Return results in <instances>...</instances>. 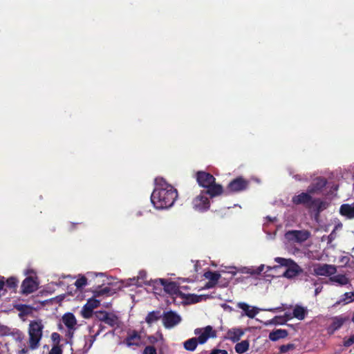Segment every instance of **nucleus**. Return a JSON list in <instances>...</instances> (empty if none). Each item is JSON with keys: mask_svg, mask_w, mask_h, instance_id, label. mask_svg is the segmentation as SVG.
<instances>
[{"mask_svg": "<svg viewBox=\"0 0 354 354\" xmlns=\"http://www.w3.org/2000/svg\"><path fill=\"white\" fill-rule=\"evenodd\" d=\"M263 269H264V265H261L260 266H259L257 268H254L253 267H250V268L243 267L240 269V272L241 273H244V274H250V275H258L261 273V272L263 270Z\"/></svg>", "mask_w": 354, "mask_h": 354, "instance_id": "obj_27", "label": "nucleus"}, {"mask_svg": "<svg viewBox=\"0 0 354 354\" xmlns=\"http://www.w3.org/2000/svg\"><path fill=\"white\" fill-rule=\"evenodd\" d=\"M82 316L85 319L93 318L95 320V312L93 309L88 306L87 304H85L82 310L81 311Z\"/></svg>", "mask_w": 354, "mask_h": 354, "instance_id": "obj_34", "label": "nucleus"}, {"mask_svg": "<svg viewBox=\"0 0 354 354\" xmlns=\"http://www.w3.org/2000/svg\"><path fill=\"white\" fill-rule=\"evenodd\" d=\"M285 236L289 241L302 243L310 237V234L307 230H290L287 232Z\"/></svg>", "mask_w": 354, "mask_h": 354, "instance_id": "obj_10", "label": "nucleus"}, {"mask_svg": "<svg viewBox=\"0 0 354 354\" xmlns=\"http://www.w3.org/2000/svg\"><path fill=\"white\" fill-rule=\"evenodd\" d=\"M99 327H100V330L97 332V335H98L104 328V327L102 326V324H100Z\"/></svg>", "mask_w": 354, "mask_h": 354, "instance_id": "obj_51", "label": "nucleus"}, {"mask_svg": "<svg viewBox=\"0 0 354 354\" xmlns=\"http://www.w3.org/2000/svg\"><path fill=\"white\" fill-rule=\"evenodd\" d=\"M95 321L103 322L110 327H118L120 324L118 317L113 313L105 310L95 311Z\"/></svg>", "mask_w": 354, "mask_h": 354, "instance_id": "obj_5", "label": "nucleus"}, {"mask_svg": "<svg viewBox=\"0 0 354 354\" xmlns=\"http://www.w3.org/2000/svg\"><path fill=\"white\" fill-rule=\"evenodd\" d=\"M206 190H202L206 195H209L211 198H214L218 196L221 195L222 194H225V190L221 185L216 184V181L211 184L209 187L206 188Z\"/></svg>", "mask_w": 354, "mask_h": 354, "instance_id": "obj_15", "label": "nucleus"}, {"mask_svg": "<svg viewBox=\"0 0 354 354\" xmlns=\"http://www.w3.org/2000/svg\"><path fill=\"white\" fill-rule=\"evenodd\" d=\"M204 277L210 281V283H217L221 278V274L218 272L207 271L205 272Z\"/></svg>", "mask_w": 354, "mask_h": 354, "instance_id": "obj_33", "label": "nucleus"}, {"mask_svg": "<svg viewBox=\"0 0 354 354\" xmlns=\"http://www.w3.org/2000/svg\"><path fill=\"white\" fill-rule=\"evenodd\" d=\"M157 281L163 286V288L167 293L172 296L180 297L181 298L185 297V294L183 293L180 290L179 287L176 282L169 281L165 279H159Z\"/></svg>", "mask_w": 354, "mask_h": 354, "instance_id": "obj_8", "label": "nucleus"}, {"mask_svg": "<svg viewBox=\"0 0 354 354\" xmlns=\"http://www.w3.org/2000/svg\"><path fill=\"white\" fill-rule=\"evenodd\" d=\"M140 335L136 330H132L125 338V343L128 346H138L140 342Z\"/></svg>", "mask_w": 354, "mask_h": 354, "instance_id": "obj_17", "label": "nucleus"}, {"mask_svg": "<svg viewBox=\"0 0 354 354\" xmlns=\"http://www.w3.org/2000/svg\"><path fill=\"white\" fill-rule=\"evenodd\" d=\"M87 284V278L82 275L81 277L77 279L75 282V286L78 290H80Z\"/></svg>", "mask_w": 354, "mask_h": 354, "instance_id": "obj_37", "label": "nucleus"}, {"mask_svg": "<svg viewBox=\"0 0 354 354\" xmlns=\"http://www.w3.org/2000/svg\"><path fill=\"white\" fill-rule=\"evenodd\" d=\"M285 316L287 317V319H290L292 318L290 314L286 313Z\"/></svg>", "mask_w": 354, "mask_h": 354, "instance_id": "obj_52", "label": "nucleus"}, {"mask_svg": "<svg viewBox=\"0 0 354 354\" xmlns=\"http://www.w3.org/2000/svg\"><path fill=\"white\" fill-rule=\"evenodd\" d=\"M215 285H216V283H210V281H209L206 283L205 287H206L207 288H211L214 287V286H215Z\"/></svg>", "mask_w": 354, "mask_h": 354, "instance_id": "obj_46", "label": "nucleus"}, {"mask_svg": "<svg viewBox=\"0 0 354 354\" xmlns=\"http://www.w3.org/2000/svg\"><path fill=\"white\" fill-rule=\"evenodd\" d=\"M162 317L160 311L153 310L148 313L145 318V322L151 325L155 322H157Z\"/></svg>", "mask_w": 354, "mask_h": 354, "instance_id": "obj_28", "label": "nucleus"}, {"mask_svg": "<svg viewBox=\"0 0 354 354\" xmlns=\"http://www.w3.org/2000/svg\"><path fill=\"white\" fill-rule=\"evenodd\" d=\"M52 337H53V339H55V338H57V337H59V335L58 333H53L52 334Z\"/></svg>", "mask_w": 354, "mask_h": 354, "instance_id": "obj_50", "label": "nucleus"}, {"mask_svg": "<svg viewBox=\"0 0 354 354\" xmlns=\"http://www.w3.org/2000/svg\"><path fill=\"white\" fill-rule=\"evenodd\" d=\"M340 214L348 218H354V205L343 204L340 207Z\"/></svg>", "mask_w": 354, "mask_h": 354, "instance_id": "obj_24", "label": "nucleus"}, {"mask_svg": "<svg viewBox=\"0 0 354 354\" xmlns=\"http://www.w3.org/2000/svg\"><path fill=\"white\" fill-rule=\"evenodd\" d=\"M30 310V308L28 306H24L23 308V312L24 313H28Z\"/></svg>", "mask_w": 354, "mask_h": 354, "instance_id": "obj_47", "label": "nucleus"}, {"mask_svg": "<svg viewBox=\"0 0 354 354\" xmlns=\"http://www.w3.org/2000/svg\"><path fill=\"white\" fill-rule=\"evenodd\" d=\"M332 234H333V232H332V233L328 236L329 241H332V239H333Z\"/></svg>", "mask_w": 354, "mask_h": 354, "instance_id": "obj_53", "label": "nucleus"}, {"mask_svg": "<svg viewBox=\"0 0 354 354\" xmlns=\"http://www.w3.org/2000/svg\"><path fill=\"white\" fill-rule=\"evenodd\" d=\"M193 208L198 212H205L209 209L210 202L207 195L201 191L192 201Z\"/></svg>", "mask_w": 354, "mask_h": 354, "instance_id": "obj_7", "label": "nucleus"}, {"mask_svg": "<svg viewBox=\"0 0 354 354\" xmlns=\"http://www.w3.org/2000/svg\"><path fill=\"white\" fill-rule=\"evenodd\" d=\"M243 335V332L239 328H232L227 333V338L233 342H238Z\"/></svg>", "mask_w": 354, "mask_h": 354, "instance_id": "obj_25", "label": "nucleus"}, {"mask_svg": "<svg viewBox=\"0 0 354 354\" xmlns=\"http://www.w3.org/2000/svg\"><path fill=\"white\" fill-rule=\"evenodd\" d=\"M331 282L337 283L340 286H344L350 283L349 279L345 274L333 275L329 278Z\"/></svg>", "mask_w": 354, "mask_h": 354, "instance_id": "obj_26", "label": "nucleus"}, {"mask_svg": "<svg viewBox=\"0 0 354 354\" xmlns=\"http://www.w3.org/2000/svg\"><path fill=\"white\" fill-rule=\"evenodd\" d=\"M87 274H88V276H96V277H97V276H100V277L104 276V274L103 273H97V274H95H95L88 273Z\"/></svg>", "mask_w": 354, "mask_h": 354, "instance_id": "obj_48", "label": "nucleus"}, {"mask_svg": "<svg viewBox=\"0 0 354 354\" xmlns=\"http://www.w3.org/2000/svg\"><path fill=\"white\" fill-rule=\"evenodd\" d=\"M181 321L180 317L173 311H169L162 317L163 325L167 328H171L177 325Z\"/></svg>", "mask_w": 354, "mask_h": 354, "instance_id": "obj_13", "label": "nucleus"}, {"mask_svg": "<svg viewBox=\"0 0 354 354\" xmlns=\"http://www.w3.org/2000/svg\"><path fill=\"white\" fill-rule=\"evenodd\" d=\"M250 181L242 176H239L232 180L225 189V194L229 195L245 191L248 189Z\"/></svg>", "mask_w": 354, "mask_h": 354, "instance_id": "obj_4", "label": "nucleus"}, {"mask_svg": "<svg viewBox=\"0 0 354 354\" xmlns=\"http://www.w3.org/2000/svg\"><path fill=\"white\" fill-rule=\"evenodd\" d=\"M196 335H198L196 337L198 344H205L209 337H215L216 333L213 330L211 326H207L203 328H196L194 330Z\"/></svg>", "mask_w": 354, "mask_h": 354, "instance_id": "obj_9", "label": "nucleus"}, {"mask_svg": "<svg viewBox=\"0 0 354 354\" xmlns=\"http://www.w3.org/2000/svg\"><path fill=\"white\" fill-rule=\"evenodd\" d=\"M196 178L199 186L204 188L209 187L211 184L216 181V178L212 174L203 171L196 172Z\"/></svg>", "mask_w": 354, "mask_h": 354, "instance_id": "obj_11", "label": "nucleus"}, {"mask_svg": "<svg viewBox=\"0 0 354 354\" xmlns=\"http://www.w3.org/2000/svg\"><path fill=\"white\" fill-rule=\"evenodd\" d=\"M322 287H318L315 289V295H318L322 291Z\"/></svg>", "mask_w": 354, "mask_h": 354, "instance_id": "obj_49", "label": "nucleus"}, {"mask_svg": "<svg viewBox=\"0 0 354 354\" xmlns=\"http://www.w3.org/2000/svg\"><path fill=\"white\" fill-rule=\"evenodd\" d=\"M62 322L68 330H74L77 324L76 318L71 313L64 314L62 317Z\"/></svg>", "mask_w": 354, "mask_h": 354, "instance_id": "obj_18", "label": "nucleus"}, {"mask_svg": "<svg viewBox=\"0 0 354 354\" xmlns=\"http://www.w3.org/2000/svg\"><path fill=\"white\" fill-rule=\"evenodd\" d=\"M306 313V310L304 307L297 305L293 309L292 315L299 320H303Z\"/></svg>", "mask_w": 354, "mask_h": 354, "instance_id": "obj_29", "label": "nucleus"}, {"mask_svg": "<svg viewBox=\"0 0 354 354\" xmlns=\"http://www.w3.org/2000/svg\"><path fill=\"white\" fill-rule=\"evenodd\" d=\"M326 183L327 181L324 178H318L308 187L307 191L308 193H317L322 190Z\"/></svg>", "mask_w": 354, "mask_h": 354, "instance_id": "obj_16", "label": "nucleus"}, {"mask_svg": "<svg viewBox=\"0 0 354 354\" xmlns=\"http://www.w3.org/2000/svg\"><path fill=\"white\" fill-rule=\"evenodd\" d=\"M22 351L24 353H26V351H25L24 349H22Z\"/></svg>", "mask_w": 354, "mask_h": 354, "instance_id": "obj_55", "label": "nucleus"}, {"mask_svg": "<svg viewBox=\"0 0 354 354\" xmlns=\"http://www.w3.org/2000/svg\"><path fill=\"white\" fill-rule=\"evenodd\" d=\"M183 299H186L187 303L189 304H196L200 302L202 300V296L194 294H188L185 295Z\"/></svg>", "mask_w": 354, "mask_h": 354, "instance_id": "obj_36", "label": "nucleus"}, {"mask_svg": "<svg viewBox=\"0 0 354 354\" xmlns=\"http://www.w3.org/2000/svg\"><path fill=\"white\" fill-rule=\"evenodd\" d=\"M352 301H354V291L345 292L342 295L340 299L337 301L333 306H337L341 304H348Z\"/></svg>", "mask_w": 354, "mask_h": 354, "instance_id": "obj_22", "label": "nucleus"}, {"mask_svg": "<svg viewBox=\"0 0 354 354\" xmlns=\"http://www.w3.org/2000/svg\"><path fill=\"white\" fill-rule=\"evenodd\" d=\"M238 306L242 309L250 318H254L258 313V310L256 308H250V306L245 303H239Z\"/></svg>", "mask_w": 354, "mask_h": 354, "instance_id": "obj_23", "label": "nucleus"}, {"mask_svg": "<svg viewBox=\"0 0 354 354\" xmlns=\"http://www.w3.org/2000/svg\"><path fill=\"white\" fill-rule=\"evenodd\" d=\"M347 319L348 317L342 315L334 317L328 329L331 330L332 333L339 329Z\"/></svg>", "mask_w": 354, "mask_h": 354, "instance_id": "obj_19", "label": "nucleus"}, {"mask_svg": "<svg viewBox=\"0 0 354 354\" xmlns=\"http://www.w3.org/2000/svg\"><path fill=\"white\" fill-rule=\"evenodd\" d=\"M227 354V351L226 350L222 349H213L209 354Z\"/></svg>", "mask_w": 354, "mask_h": 354, "instance_id": "obj_44", "label": "nucleus"}, {"mask_svg": "<svg viewBox=\"0 0 354 354\" xmlns=\"http://www.w3.org/2000/svg\"><path fill=\"white\" fill-rule=\"evenodd\" d=\"M95 298L96 297H93V298L89 299L87 301V303L86 304H87L88 306H90L93 309L98 307L100 304V301L99 300L96 299Z\"/></svg>", "mask_w": 354, "mask_h": 354, "instance_id": "obj_38", "label": "nucleus"}, {"mask_svg": "<svg viewBox=\"0 0 354 354\" xmlns=\"http://www.w3.org/2000/svg\"><path fill=\"white\" fill-rule=\"evenodd\" d=\"M274 261L280 266L286 267V270L283 274V277L292 279L302 274V276L305 277V281L308 280L309 277L308 272H304V270L292 259L276 257Z\"/></svg>", "mask_w": 354, "mask_h": 354, "instance_id": "obj_2", "label": "nucleus"}, {"mask_svg": "<svg viewBox=\"0 0 354 354\" xmlns=\"http://www.w3.org/2000/svg\"><path fill=\"white\" fill-rule=\"evenodd\" d=\"M250 343L248 340H243L235 345V351L239 354H242L249 349Z\"/></svg>", "mask_w": 354, "mask_h": 354, "instance_id": "obj_31", "label": "nucleus"}, {"mask_svg": "<svg viewBox=\"0 0 354 354\" xmlns=\"http://www.w3.org/2000/svg\"><path fill=\"white\" fill-rule=\"evenodd\" d=\"M198 344L196 337H192L186 340L183 344L185 350L194 351L196 348Z\"/></svg>", "mask_w": 354, "mask_h": 354, "instance_id": "obj_32", "label": "nucleus"}, {"mask_svg": "<svg viewBox=\"0 0 354 354\" xmlns=\"http://www.w3.org/2000/svg\"><path fill=\"white\" fill-rule=\"evenodd\" d=\"M312 193L302 192L298 195H295L292 198V202L295 205H302L306 208L310 209V206L313 200L311 196Z\"/></svg>", "mask_w": 354, "mask_h": 354, "instance_id": "obj_12", "label": "nucleus"}, {"mask_svg": "<svg viewBox=\"0 0 354 354\" xmlns=\"http://www.w3.org/2000/svg\"><path fill=\"white\" fill-rule=\"evenodd\" d=\"M11 335L13 337V338L17 341V342H21L22 340L24 339V334L19 331V330L15 331V332H12L11 333Z\"/></svg>", "mask_w": 354, "mask_h": 354, "instance_id": "obj_40", "label": "nucleus"}, {"mask_svg": "<svg viewBox=\"0 0 354 354\" xmlns=\"http://www.w3.org/2000/svg\"><path fill=\"white\" fill-rule=\"evenodd\" d=\"M148 339H149V342L151 343V344H155L156 342H158V338L153 335H151L148 337Z\"/></svg>", "mask_w": 354, "mask_h": 354, "instance_id": "obj_45", "label": "nucleus"}, {"mask_svg": "<svg viewBox=\"0 0 354 354\" xmlns=\"http://www.w3.org/2000/svg\"><path fill=\"white\" fill-rule=\"evenodd\" d=\"M38 288V283L32 277H26L21 284V293L24 295L30 294Z\"/></svg>", "mask_w": 354, "mask_h": 354, "instance_id": "obj_14", "label": "nucleus"}, {"mask_svg": "<svg viewBox=\"0 0 354 354\" xmlns=\"http://www.w3.org/2000/svg\"><path fill=\"white\" fill-rule=\"evenodd\" d=\"M313 208L317 213H319L326 208V203L320 198H313L310 209Z\"/></svg>", "mask_w": 354, "mask_h": 354, "instance_id": "obj_30", "label": "nucleus"}, {"mask_svg": "<svg viewBox=\"0 0 354 354\" xmlns=\"http://www.w3.org/2000/svg\"><path fill=\"white\" fill-rule=\"evenodd\" d=\"M295 346L293 344H283L279 347V351H280V353H284L288 352V351L295 349Z\"/></svg>", "mask_w": 354, "mask_h": 354, "instance_id": "obj_39", "label": "nucleus"}, {"mask_svg": "<svg viewBox=\"0 0 354 354\" xmlns=\"http://www.w3.org/2000/svg\"><path fill=\"white\" fill-rule=\"evenodd\" d=\"M49 354H62V350L59 346H54L51 348Z\"/></svg>", "mask_w": 354, "mask_h": 354, "instance_id": "obj_43", "label": "nucleus"}, {"mask_svg": "<svg viewBox=\"0 0 354 354\" xmlns=\"http://www.w3.org/2000/svg\"><path fill=\"white\" fill-rule=\"evenodd\" d=\"M18 283L19 281L16 277H10L6 280L5 286L10 290H15L18 286Z\"/></svg>", "mask_w": 354, "mask_h": 354, "instance_id": "obj_35", "label": "nucleus"}, {"mask_svg": "<svg viewBox=\"0 0 354 354\" xmlns=\"http://www.w3.org/2000/svg\"><path fill=\"white\" fill-rule=\"evenodd\" d=\"M94 297H100L102 296H109L112 295V290L109 286L102 287L98 286L96 288L92 290Z\"/></svg>", "mask_w": 354, "mask_h": 354, "instance_id": "obj_20", "label": "nucleus"}, {"mask_svg": "<svg viewBox=\"0 0 354 354\" xmlns=\"http://www.w3.org/2000/svg\"><path fill=\"white\" fill-rule=\"evenodd\" d=\"M352 322L354 323V312H353V317H352Z\"/></svg>", "mask_w": 354, "mask_h": 354, "instance_id": "obj_54", "label": "nucleus"}, {"mask_svg": "<svg viewBox=\"0 0 354 354\" xmlns=\"http://www.w3.org/2000/svg\"><path fill=\"white\" fill-rule=\"evenodd\" d=\"M142 354H157V352L154 346H147L145 348Z\"/></svg>", "mask_w": 354, "mask_h": 354, "instance_id": "obj_41", "label": "nucleus"}, {"mask_svg": "<svg viewBox=\"0 0 354 354\" xmlns=\"http://www.w3.org/2000/svg\"><path fill=\"white\" fill-rule=\"evenodd\" d=\"M177 198V189L161 179L151 195V201L156 209H167L174 205Z\"/></svg>", "mask_w": 354, "mask_h": 354, "instance_id": "obj_1", "label": "nucleus"}, {"mask_svg": "<svg viewBox=\"0 0 354 354\" xmlns=\"http://www.w3.org/2000/svg\"><path fill=\"white\" fill-rule=\"evenodd\" d=\"M337 272L335 265L327 263H315L313 266V273L316 276L331 277Z\"/></svg>", "mask_w": 354, "mask_h": 354, "instance_id": "obj_6", "label": "nucleus"}, {"mask_svg": "<svg viewBox=\"0 0 354 354\" xmlns=\"http://www.w3.org/2000/svg\"><path fill=\"white\" fill-rule=\"evenodd\" d=\"M288 335V332L285 329H277L270 333L269 339L271 341L276 342L280 339L286 338Z\"/></svg>", "mask_w": 354, "mask_h": 354, "instance_id": "obj_21", "label": "nucleus"}, {"mask_svg": "<svg viewBox=\"0 0 354 354\" xmlns=\"http://www.w3.org/2000/svg\"><path fill=\"white\" fill-rule=\"evenodd\" d=\"M44 325L41 321H32L29 324V347L34 350L39 347L42 337Z\"/></svg>", "mask_w": 354, "mask_h": 354, "instance_id": "obj_3", "label": "nucleus"}, {"mask_svg": "<svg viewBox=\"0 0 354 354\" xmlns=\"http://www.w3.org/2000/svg\"><path fill=\"white\" fill-rule=\"evenodd\" d=\"M354 344V334L344 341V346L349 347Z\"/></svg>", "mask_w": 354, "mask_h": 354, "instance_id": "obj_42", "label": "nucleus"}]
</instances>
